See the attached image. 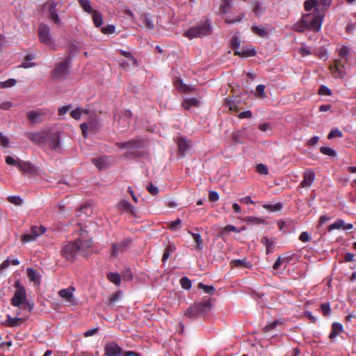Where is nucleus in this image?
Masks as SVG:
<instances>
[{
  "mask_svg": "<svg viewBox=\"0 0 356 356\" xmlns=\"http://www.w3.org/2000/svg\"><path fill=\"white\" fill-rule=\"evenodd\" d=\"M211 33V26L209 24L206 22L184 32V35L191 40L193 38L208 35Z\"/></svg>",
  "mask_w": 356,
  "mask_h": 356,
  "instance_id": "nucleus-3",
  "label": "nucleus"
},
{
  "mask_svg": "<svg viewBox=\"0 0 356 356\" xmlns=\"http://www.w3.org/2000/svg\"><path fill=\"white\" fill-rule=\"evenodd\" d=\"M252 33L261 38H267L268 31L264 26H252L251 28Z\"/></svg>",
  "mask_w": 356,
  "mask_h": 356,
  "instance_id": "nucleus-22",
  "label": "nucleus"
},
{
  "mask_svg": "<svg viewBox=\"0 0 356 356\" xmlns=\"http://www.w3.org/2000/svg\"><path fill=\"white\" fill-rule=\"evenodd\" d=\"M70 63V58H65L58 63L52 72V76L55 79H62L68 74V68Z\"/></svg>",
  "mask_w": 356,
  "mask_h": 356,
  "instance_id": "nucleus-8",
  "label": "nucleus"
},
{
  "mask_svg": "<svg viewBox=\"0 0 356 356\" xmlns=\"http://www.w3.org/2000/svg\"><path fill=\"white\" fill-rule=\"evenodd\" d=\"M261 243L266 245L267 252H270V249L273 247V243L269 241V239L267 237H263L261 238Z\"/></svg>",
  "mask_w": 356,
  "mask_h": 356,
  "instance_id": "nucleus-57",
  "label": "nucleus"
},
{
  "mask_svg": "<svg viewBox=\"0 0 356 356\" xmlns=\"http://www.w3.org/2000/svg\"><path fill=\"white\" fill-rule=\"evenodd\" d=\"M90 112L88 109L77 108L71 111L70 115L72 118L75 120H80L83 115H89Z\"/></svg>",
  "mask_w": 356,
  "mask_h": 356,
  "instance_id": "nucleus-24",
  "label": "nucleus"
},
{
  "mask_svg": "<svg viewBox=\"0 0 356 356\" xmlns=\"http://www.w3.org/2000/svg\"><path fill=\"white\" fill-rule=\"evenodd\" d=\"M315 173L312 170H308L304 174V179L300 183L302 188H308L312 186L315 179Z\"/></svg>",
  "mask_w": 356,
  "mask_h": 356,
  "instance_id": "nucleus-18",
  "label": "nucleus"
},
{
  "mask_svg": "<svg viewBox=\"0 0 356 356\" xmlns=\"http://www.w3.org/2000/svg\"><path fill=\"white\" fill-rule=\"evenodd\" d=\"M79 3L85 12L88 13L93 12L90 0H79Z\"/></svg>",
  "mask_w": 356,
  "mask_h": 356,
  "instance_id": "nucleus-35",
  "label": "nucleus"
},
{
  "mask_svg": "<svg viewBox=\"0 0 356 356\" xmlns=\"http://www.w3.org/2000/svg\"><path fill=\"white\" fill-rule=\"evenodd\" d=\"M147 190L148 191V192L153 195H155L158 193L159 192V190L158 188L154 186L152 183H149V185L147 186Z\"/></svg>",
  "mask_w": 356,
  "mask_h": 356,
  "instance_id": "nucleus-61",
  "label": "nucleus"
},
{
  "mask_svg": "<svg viewBox=\"0 0 356 356\" xmlns=\"http://www.w3.org/2000/svg\"><path fill=\"white\" fill-rule=\"evenodd\" d=\"M27 275L31 282H34L37 285L40 284V275L36 270L31 268H27Z\"/></svg>",
  "mask_w": 356,
  "mask_h": 356,
  "instance_id": "nucleus-23",
  "label": "nucleus"
},
{
  "mask_svg": "<svg viewBox=\"0 0 356 356\" xmlns=\"http://www.w3.org/2000/svg\"><path fill=\"white\" fill-rule=\"evenodd\" d=\"M346 65V62H342V60H336L334 62V65H331L330 67V70L333 73H338L339 76L341 78H343L346 73L344 70H341V68H344Z\"/></svg>",
  "mask_w": 356,
  "mask_h": 356,
  "instance_id": "nucleus-19",
  "label": "nucleus"
},
{
  "mask_svg": "<svg viewBox=\"0 0 356 356\" xmlns=\"http://www.w3.org/2000/svg\"><path fill=\"white\" fill-rule=\"evenodd\" d=\"M348 51H349L348 48L346 47H343L339 50V55L341 58V60H342V62H346V61H347V55L348 54Z\"/></svg>",
  "mask_w": 356,
  "mask_h": 356,
  "instance_id": "nucleus-47",
  "label": "nucleus"
},
{
  "mask_svg": "<svg viewBox=\"0 0 356 356\" xmlns=\"http://www.w3.org/2000/svg\"><path fill=\"white\" fill-rule=\"evenodd\" d=\"M287 261L286 259L279 257L273 264V269L277 270L283 264H286Z\"/></svg>",
  "mask_w": 356,
  "mask_h": 356,
  "instance_id": "nucleus-51",
  "label": "nucleus"
},
{
  "mask_svg": "<svg viewBox=\"0 0 356 356\" xmlns=\"http://www.w3.org/2000/svg\"><path fill=\"white\" fill-rule=\"evenodd\" d=\"M91 245V240L84 238L82 236L78 240L64 245L62 248L61 254L65 259L72 261L79 255L88 256Z\"/></svg>",
  "mask_w": 356,
  "mask_h": 356,
  "instance_id": "nucleus-2",
  "label": "nucleus"
},
{
  "mask_svg": "<svg viewBox=\"0 0 356 356\" xmlns=\"http://www.w3.org/2000/svg\"><path fill=\"white\" fill-rule=\"evenodd\" d=\"M318 0H306L304 3L305 9L307 11H311L313 8H319L318 7Z\"/></svg>",
  "mask_w": 356,
  "mask_h": 356,
  "instance_id": "nucleus-32",
  "label": "nucleus"
},
{
  "mask_svg": "<svg viewBox=\"0 0 356 356\" xmlns=\"http://www.w3.org/2000/svg\"><path fill=\"white\" fill-rule=\"evenodd\" d=\"M47 5L49 6V18L56 24H60V19L57 14V10L56 7L57 6V3H56L53 0H49L47 3Z\"/></svg>",
  "mask_w": 356,
  "mask_h": 356,
  "instance_id": "nucleus-14",
  "label": "nucleus"
},
{
  "mask_svg": "<svg viewBox=\"0 0 356 356\" xmlns=\"http://www.w3.org/2000/svg\"><path fill=\"white\" fill-rule=\"evenodd\" d=\"M233 0H221V4L219 8L220 12L222 13H227L229 12L232 6Z\"/></svg>",
  "mask_w": 356,
  "mask_h": 356,
  "instance_id": "nucleus-28",
  "label": "nucleus"
},
{
  "mask_svg": "<svg viewBox=\"0 0 356 356\" xmlns=\"http://www.w3.org/2000/svg\"><path fill=\"white\" fill-rule=\"evenodd\" d=\"M211 309L209 298H204L201 302L194 304L185 312V315L189 318L197 314L208 312Z\"/></svg>",
  "mask_w": 356,
  "mask_h": 356,
  "instance_id": "nucleus-4",
  "label": "nucleus"
},
{
  "mask_svg": "<svg viewBox=\"0 0 356 356\" xmlns=\"http://www.w3.org/2000/svg\"><path fill=\"white\" fill-rule=\"evenodd\" d=\"M122 348L115 342L108 343L104 347V355L106 356H120Z\"/></svg>",
  "mask_w": 356,
  "mask_h": 356,
  "instance_id": "nucleus-12",
  "label": "nucleus"
},
{
  "mask_svg": "<svg viewBox=\"0 0 356 356\" xmlns=\"http://www.w3.org/2000/svg\"><path fill=\"white\" fill-rule=\"evenodd\" d=\"M46 232V228L42 225L32 226L30 233L24 234L22 236L21 240L23 243L35 241L39 236H42Z\"/></svg>",
  "mask_w": 356,
  "mask_h": 356,
  "instance_id": "nucleus-6",
  "label": "nucleus"
},
{
  "mask_svg": "<svg viewBox=\"0 0 356 356\" xmlns=\"http://www.w3.org/2000/svg\"><path fill=\"white\" fill-rule=\"evenodd\" d=\"M320 95H330L332 94L331 90L326 86H322L318 91Z\"/></svg>",
  "mask_w": 356,
  "mask_h": 356,
  "instance_id": "nucleus-63",
  "label": "nucleus"
},
{
  "mask_svg": "<svg viewBox=\"0 0 356 356\" xmlns=\"http://www.w3.org/2000/svg\"><path fill=\"white\" fill-rule=\"evenodd\" d=\"M90 120L88 123H82L80 126L82 134L85 138L87 137V130L88 128L90 129H95L97 127V122L95 114L91 115H90Z\"/></svg>",
  "mask_w": 356,
  "mask_h": 356,
  "instance_id": "nucleus-15",
  "label": "nucleus"
},
{
  "mask_svg": "<svg viewBox=\"0 0 356 356\" xmlns=\"http://www.w3.org/2000/svg\"><path fill=\"white\" fill-rule=\"evenodd\" d=\"M20 160L19 159L17 158V159H15L10 156H6V163L8 164V165H15L18 168V163L20 162Z\"/></svg>",
  "mask_w": 356,
  "mask_h": 356,
  "instance_id": "nucleus-48",
  "label": "nucleus"
},
{
  "mask_svg": "<svg viewBox=\"0 0 356 356\" xmlns=\"http://www.w3.org/2000/svg\"><path fill=\"white\" fill-rule=\"evenodd\" d=\"M323 18V10L316 8L314 12L303 15L301 19L293 25V29L300 33L307 30L318 32L321 28Z\"/></svg>",
  "mask_w": 356,
  "mask_h": 356,
  "instance_id": "nucleus-1",
  "label": "nucleus"
},
{
  "mask_svg": "<svg viewBox=\"0 0 356 356\" xmlns=\"http://www.w3.org/2000/svg\"><path fill=\"white\" fill-rule=\"evenodd\" d=\"M92 13V20H93L95 25L97 27H100L103 24V17H102L101 13H99L97 10H94Z\"/></svg>",
  "mask_w": 356,
  "mask_h": 356,
  "instance_id": "nucleus-31",
  "label": "nucleus"
},
{
  "mask_svg": "<svg viewBox=\"0 0 356 356\" xmlns=\"http://www.w3.org/2000/svg\"><path fill=\"white\" fill-rule=\"evenodd\" d=\"M26 302V295L24 287H19L11 299V305L14 307H20Z\"/></svg>",
  "mask_w": 356,
  "mask_h": 356,
  "instance_id": "nucleus-10",
  "label": "nucleus"
},
{
  "mask_svg": "<svg viewBox=\"0 0 356 356\" xmlns=\"http://www.w3.org/2000/svg\"><path fill=\"white\" fill-rule=\"evenodd\" d=\"M24 320L20 318H12L10 315L7 316V321L5 323L6 325L9 327H17L23 323Z\"/></svg>",
  "mask_w": 356,
  "mask_h": 356,
  "instance_id": "nucleus-25",
  "label": "nucleus"
},
{
  "mask_svg": "<svg viewBox=\"0 0 356 356\" xmlns=\"http://www.w3.org/2000/svg\"><path fill=\"white\" fill-rule=\"evenodd\" d=\"M256 54V51L254 49L243 47L241 50H234V55L239 56L241 57H250L254 56Z\"/></svg>",
  "mask_w": 356,
  "mask_h": 356,
  "instance_id": "nucleus-21",
  "label": "nucleus"
},
{
  "mask_svg": "<svg viewBox=\"0 0 356 356\" xmlns=\"http://www.w3.org/2000/svg\"><path fill=\"white\" fill-rule=\"evenodd\" d=\"M197 286H198L199 289H202L205 293H207L212 294L215 291V289H214L213 286H207V285H204L202 283H199Z\"/></svg>",
  "mask_w": 356,
  "mask_h": 356,
  "instance_id": "nucleus-46",
  "label": "nucleus"
},
{
  "mask_svg": "<svg viewBox=\"0 0 356 356\" xmlns=\"http://www.w3.org/2000/svg\"><path fill=\"white\" fill-rule=\"evenodd\" d=\"M8 200L10 203L17 206H19L23 203V200L19 196L17 195L9 196Z\"/></svg>",
  "mask_w": 356,
  "mask_h": 356,
  "instance_id": "nucleus-43",
  "label": "nucleus"
},
{
  "mask_svg": "<svg viewBox=\"0 0 356 356\" xmlns=\"http://www.w3.org/2000/svg\"><path fill=\"white\" fill-rule=\"evenodd\" d=\"M18 168L24 173L31 175L37 173L36 168L29 161L20 160V162L18 163Z\"/></svg>",
  "mask_w": 356,
  "mask_h": 356,
  "instance_id": "nucleus-16",
  "label": "nucleus"
},
{
  "mask_svg": "<svg viewBox=\"0 0 356 356\" xmlns=\"http://www.w3.org/2000/svg\"><path fill=\"white\" fill-rule=\"evenodd\" d=\"M200 104V101L196 98H191L185 99L183 103L182 106L185 109H189L192 106H198Z\"/></svg>",
  "mask_w": 356,
  "mask_h": 356,
  "instance_id": "nucleus-30",
  "label": "nucleus"
},
{
  "mask_svg": "<svg viewBox=\"0 0 356 356\" xmlns=\"http://www.w3.org/2000/svg\"><path fill=\"white\" fill-rule=\"evenodd\" d=\"M115 27L113 25H108L102 29V32L104 34H111L114 33Z\"/></svg>",
  "mask_w": 356,
  "mask_h": 356,
  "instance_id": "nucleus-58",
  "label": "nucleus"
},
{
  "mask_svg": "<svg viewBox=\"0 0 356 356\" xmlns=\"http://www.w3.org/2000/svg\"><path fill=\"white\" fill-rule=\"evenodd\" d=\"M177 145H178V148H179V152L180 154H181L182 156H184L185 151L188 147V141L184 138H179Z\"/></svg>",
  "mask_w": 356,
  "mask_h": 356,
  "instance_id": "nucleus-33",
  "label": "nucleus"
},
{
  "mask_svg": "<svg viewBox=\"0 0 356 356\" xmlns=\"http://www.w3.org/2000/svg\"><path fill=\"white\" fill-rule=\"evenodd\" d=\"M121 52V54L122 56H124V57H126L128 59H130L132 62V64L134 65H137V60L136 59H135L133 56H132V54L129 52V51H120Z\"/></svg>",
  "mask_w": 356,
  "mask_h": 356,
  "instance_id": "nucleus-56",
  "label": "nucleus"
},
{
  "mask_svg": "<svg viewBox=\"0 0 356 356\" xmlns=\"http://www.w3.org/2000/svg\"><path fill=\"white\" fill-rule=\"evenodd\" d=\"M192 235L193 240L197 243L195 248L198 250H201L202 249V239L201 236L199 234L191 233Z\"/></svg>",
  "mask_w": 356,
  "mask_h": 356,
  "instance_id": "nucleus-37",
  "label": "nucleus"
},
{
  "mask_svg": "<svg viewBox=\"0 0 356 356\" xmlns=\"http://www.w3.org/2000/svg\"><path fill=\"white\" fill-rule=\"evenodd\" d=\"M46 144L49 145V146L54 149H57L60 147V139L58 134H52L49 131V135L47 138V141Z\"/></svg>",
  "mask_w": 356,
  "mask_h": 356,
  "instance_id": "nucleus-20",
  "label": "nucleus"
},
{
  "mask_svg": "<svg viewBox=\"0 0 356 356\" xmlns=\"http://www.w3.org/2000/svg\"><path fill=\"white\" fill-rule=\"evenodd\" d=\"M108 280L116 285H119L121 281L120 275L118 273H111L108 274Z\"/></svg>",
  "mask_w": 356,
  "mask_h": 356,
  "instance_id": "nucleus-36",
  "label": "nucleus"
},
{
  "mask_svg": "<svg viewBox=\"0 0 356 356\" xmlns=\"http://www.w3.org/2000/svg\"><path fill=\"white\" fill-rule=\"evenodd\" d=\"M141 20L145 29L148 30H153L154 29V22L149 15H143L141 17Z\"/></svg>",
  "mask_w": 356,
  "mask_h": 356,
  "instance_id": "nucleus-29",
  "label": "nucleus"
},
{
  "mask_svg": "<svg viewBox=\"0 0 356 356\" xmlns=\"http://www.w3.org/2000/svg\"><path fill=\"white\" fill-rule=\"evenodd\" d=\"M36 65L35 63L33 62H28V61H23L18 67L20 68H30L35 67Z\"/></svg>",
  "mask_w": 356,
  "mask_h": 356,
  "instance_id": "nucleus-62",
  "label": "nucleus"
},
{
  "mask_svg": "<svg viewBox=\"0 0 356 356\" xmlns=\"http://www.w3.org/2000/svg\"><path fill=\"white\" fill-rule=\"evenodd\" d=\"M17 81L14 79H9L6 81L1 82V86L3 88H10L16 84Z\"/></svg>",
  "mask_w": 356,
  "mask_h": 356,
  "instance_id": "nucleus-49",
  "label": "nucleus"
},
{
  "mask_svg": "<svg viewBox=\"0 0 356 356\" xmlns=\"http://www.w3.org/2000/svg\"><path fill=\"white\" fill-rule=\"evenodd\" d=\"M45 115V112L42 110L31 111L27 113V118L32 124L40 123Z\"/></svg>",
  "mask_w": 356,
  "mask_h": 356,
  "instance_id": "nucleus-13",
  "label": "nucleus"
},
{
  "mask_svg": "<svg viewBox=\"0 0 356 356\" xmlns=\"http://www.w3.org/2000/svg\"><path fill=\"white\" fill-rule=\"evenodd\" d=\"M49 135V130H42L39 132H29L26 134V137L31 141L40 145H46Z\"/></svg>",
  "mask_w": 356,
  "mask_h": 356,
  "instance_id": "nucleus-9",
  "label": "nucleus"
},
{
  "mask_svg": "<svg viewBox=\"0 0 356 356\" xmlns=\"http://www.w3.org/2000/svg\"><path fill=\"white\" fill-rule=\"evenodd\" d=\"M263 207L264 209L270 210L271 211H278L281 210L282 205L281 203H277L275 204H265L263 205Z\"/></svg>",
  "mask_w": 356,
  "mask_h": 356,
  "instance_id": "nucleus-38",
  "label": "nucleus"
},
{
  "mask_svg": "<svg viewBox=\"0 0 356 356\" xmlns=\"http://www.w3.org/2000/svg\"><path fill=\"white\" fill-rule=\"evenodd\" d=\"M72 108L71 105H67L58 108V115L63 116L66 114Z\"/></svg>",
  "mask_w": 356,
  "mask_h": 356,
  "instance_id": "nucleus-60",
  "label": "nucleus"
},
{
  "mask_svg": "<svg viewBox=\"0 0 356 356\" xmlns=\"http://www.w3.org/2000/svg\"><path fill=\"white\" fill-rule=\"evenodd\" d=\"M132 113L129 111H125L118 119V123L122 129L129 127L131 122Z\"/></svg>",
  "mask_w": 356,
  "mask_h": 356,
  "instance_id": "nucleus-17",
  "label": "nucleus"
},
{
  "mask_svg": "<svg viewBox=\"0 0 356 356\" xmlns=\"http://www.w3.org/2000/svg\"><path fill=\"white\" fill-rule=\"evenodd\" d=\"M320 150L322 154L327 155L329 156L334 157L336 156V152L330 147H321Z\"/></svg>",
  "mask_w": 356,
  "mask_h": 356,
  "instance_id": "nucleus-45",
  "label": "nucleus"
},
{
  "mask_svg": "<svg viewBox=\"0 0 356 356\" xmlns=\"http://www.w3.org/2000/svg\"><path fill=\"white\" fill-rule=\"evenodd\" d=\"M264 88H265V86L261 84L258 85L256 88V91L258 94V96L261 99H264L266 97V94L264 92Z\"/></svg>",
  "mask_w": 356,
  "mask_h": 356,
  "instance_id": "nucleus-55",
  "label": "nucleus"
},
{
  "mask_svg": "<svg viewBox=\"0 0 356 356\" xmlns=\"http://www.w3.org/2000/svg\"><path fill=\"white\" fill-rule=\"evenodd\" d=\"M92 161L99 170L104 169L107 167L106 161L105 158L92 159Z\"/></svg>",
  "mask_w": 356,
  "mask_h": 356,
  "instance_id": "nucleus-34",
  "label": "nucleus"
},
{
  "mask_svg": "<svg viewBox=\"0 0 356 356\" xmlns=\"http://www.w3.org/2000/svg\"><path fill=\"white\" fill-rule=\"evenodd\" d=\"M334 332H337V334H339L343 330V326L339 323H334L332 325V330Z\"/></svg>",
  "mask_w": 356,
  "mask_h": 356,
  "instance_id": "nucleus-64",
  "label": "nucleus"
},
{
  "mask_svg": "<svg viewBox=\"0 0 356 356\" xmlns=\"http://www.w3.org/2000/svg\"><path fill=\"white\" fill-rule=\"evenodd\" d=\"M131 243V240L129 238L124 239L122 241L112 245L111 256L116 257L120 252L125 250L127 246Z\"/></svg>",
  "mask_w": 356,
  "mask_h": 356,
  "instance_id": "nucleus-11",
  "label": "nucleus"
},
{
  "mask_svg": "<svg viewBox=\"0 0 356 356\" xmlns=\"http://www.w3.org/2000/svg\"><path fill=\"white\" fill-rule=\"evenodd\" d=\"M74 291L75 288L72 286H70L66 289L60 290L58 292V295L63 299L67 305H76V300L74 296Z\"/></svg>",
  "mask_w": 356,
  "mask_h": 356,
  "instance_id": "nucleus-7",
  "label": "nucleus"
},
{
  "mask_svg": "<svg viewBox=\"0 0 356 356\" xmlns=\"http://www.w3.org/2000/svg\"><path fill=\"white\" fill-rule=\"evenodd\" d=\"M231 47L236 49H238L240 47V40L237 35H234L230 42Z\"/></svg>",
  "mask_w": 356,
  "mask_h": 356,
  "instance_id": "nucleus-53",
  "label": "nucleus"
},
{
  "mask_svg": "<svg viewBox=\"0 0 356 356\" xmlns=\"http://www.w3.org/2000/svg\"><path fill=\"white\" fill-rule=\"evenodd\" d=\"M344 226V221L343 220H337L334 223L331 224L328 227V231L331 232L336 229H341L343 228Z\"/></svg>",
  "mask_w": 356,
  "mask_h": 356,
  "instance_id": "nucleus-40",
  "label": "nucleus"
},
{
  "mask_svg": "<svg viewBox=\"0 0 356 356\" xmlns=\"http://www.w3.org/2000/svg\"><path fill=\"white\" fill-rule=\"evenodd\" d=\"M257 171L260 175H268V170L267 166L262 163H260L257 166Z\"/></svg>",
  "mask_w": 356,
  "mask_h": 356,
  "instance_id": "nucleus-52",
  "label": "nucleus"
},
{
  "mask_svg": "<svg viewBox=\"0 0 356 356\" xmlns=\"http://www.w3.org/2000/svg\"><path fill=\"white\" fill-rule=\"evenodd\" d=\"M181 224V220L177 219L176 220L171 222L168 225V227L172 230H177L179 229V226Z\"/></svg>",
  "mask_w": 356,
  "mask_h": 356,
  "instance_id": "nucleus-59",
  "label": "nucleus"
},
{
  "mask_svg": "<svg viewBox=\"0 0 356 356\" xmlns=\"http://www.w3.org/2000/svg\"><path fill=\"white\" fill-rule=\"evenodd\" d=\"M176 86L177 89L183 92H188L193 90V88L189 86L185 85L181 81L179 80L176 82Z\"/></svg>",
  "mask_w": 356,
  "mask_h": 356,
  "instance_id": "nucleus-39",
  "label": "nucleus"
},
{
  "mask_svg": "<svg viewBox=\"0 0 356 356\" xmlns=\"http://www.w3.org/2000/svg\"><path fill=\"white\" fill-rule=\"evenodd\" d=\"M121 296V292H116L112 294L108 300V304L110 305L115 304L120 299Z\"/></svg>",
  "mask_w": 356,
  "mask_h": 356,
  "instance_id": "nucleus-42",
  "label": "nucleus"
},
{
  "mask_svg": "<svg viewBox=\"0 0 356 356\" xmlns=\"http://www.w3.org/2000/svg\"><path fill=\"white\" fill-rule=\"evenodd\" d=\"M118 209L122 211H129L134 213V207H132L127 200H122L118 203Z\"/></svg>",
  "mask_w": 356,
  "mask_h": 356,
  "instance_id": "nucleus-27",
  "label": "nucleus"
},
{
  "mask_svg": "<svg viewBox=\"0 0 356 356\" xmlns=\"http://www.w3.org/2000/svg\"><path fill=\"white\" fill-rule=\"evenodd\" d=\"M118 147H120L121 149H124V148H134L136 147H138L139 145L138 144L137 142H136L134 140H131V141H129L127 143H119V144H118Z\"/></svg>",
  "mask_w": 356,
  "mask_h": 356,
  "instance_id": "nucleus-41",
  "label": "nucleus"
},
{
  "mask_svg": "<svg viewBox=\"0 0 356 356\" xmlns=\"http://www.w3.org/2000/svg\"><path fill=\"white\" fill-rule=\"evenodd\" d=\"M180 284L184 289H189L191 287V282L186 277H184L180 280Z\"/></svg>",
  "mask_w": 356,
  "mask_h": 356,
  "instance_id": "nucleus-50",
  "label": "nucleus"
},
{
  "mask_svg": "<svg viewBox=\"0 0 356 356\" xmlns=\"http://www.w3.org/2000/svg\"><path fill=\"white\" fill-rule=\"evenodd\" d=\"M230 264L232 267H245L246 268L252 267L251 263L247 261L245 259L233 260Z\"/></svg>",
  "mask_w": 356,
  "mask_h": 356,
  "instance_id": "nucleus-26",
  "label": "nucleus"
},
{
  "mask_svg": "<svg viewBox=\"0 0 356 356\" xmlns=\"http://www.w3.org/2000/svg\"><path fill=\"white\" fill-rule=\"evenodd\" d=\"M342 136H343V134H342V132L340 130L334 129V130H332L329 133L327 137H328L329 139H332V138H336V137L341 138V137H342Z\"/></svg>",
  "mask_w": 356,
  "mask_h": 356,
  "instance_id": "nucleus-54",
  "label": "nucleus"
},
{
  "mask_svg": "<svg viewBox=\"0 0 356 356\" xmlns=\"http://www.w3.org/2000/svg\"><path fill=\"white\" fill-rule=\"evenodd\" d=\"M0 145L3 148H8L10 146L8 138L2 133H0Z\"/></svg>",
  "mask_w": 356,
  "mask_h": 356,
  "instance_id": "nucleus-44",
  "label": "nucleus"
},
{
  "mask_svg": "<svg viewBox=\"0 0 356 356\" xmlns=\"http://www.w3.org/2000/svg\"><path fill=\"white\" fill-rule=\"evenodd\" d=\"M38 33L39 40L40 42L46 45H48L51 48H54L55 47L53 38L50 34V28L49 26L44 24H41L39 26Z\"/></svg>",
  "mask_w": 356,
  "mask_h": 356,
  "instance_id": "nucleus-5",
  "label": "nucleus"
}]
</instances>
